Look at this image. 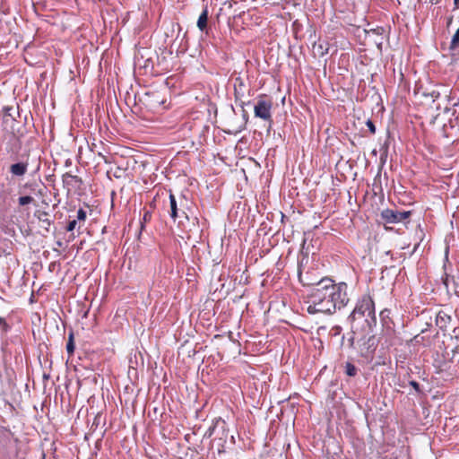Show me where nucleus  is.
<instances>
[{
    "label": "nucleus",
    "mask_w": 459,
    "mask_h": 459,
    "mask_svg": "<svg viewBox=\"0 0 459 459\" xmlns=\"http://www.w3.org/2000/svg\"><path fill=\"white\" fill-rule=\"evenodd\" d=\"M347 289L345 282L335 284L332 279H321L307 297V311L311 315L334 313L347 305Z\"/></svg>",
    "instance_id": "1"
},
{
    "label": "nucleus",
    "mask_w": 459,
    "mask_h": 459,
    "mask_svg": "<svg viewBox=\"0 0 459 459\" xmlns=\"http://www.w3.org/2000/svg\"><path fill=\"white\" fill-rule=\"evenodd\" d=\"M348 320L354 334L351 340L356 338V335L370 331L372 326L376 325L375 304L369 295H364L358 300Z\"/></svg>",
    "instance_id": "2"
},
{
    "label": "nucleus",
    "mask_w": 459,
    "mask_h": 459,
    "mask_svg": "<svg viewBox=\"0 0 459 459\" xmlns=\"http://www.w3.org/2000/svg\"><path fill=\"white\" fill-rule=\"evenodd\" d=\"M273 101L265 95H260L257 98L256 104L254 107V113L256 117L264 121L272 122Z\"/></svg>",
    "instance_id": "3"
},
{
    "label": "nucleus",
    "mask_w": 459,
    "mask_h": 459,
    "mask_svg": "<svg viewBox=\"0 0 459 459\" xmlns=\"http://www.w3.org/2000/svg\"><path fill=\"white\" fill-rule=\"evenodd\" d=\"M411 214V211L400 212L397 210L385 209L381 212V218L386 223H399L408 219Z\"/></svg>",
    "instance_id": "4"
},
{
    "label": "nucleus",
    "mask_w": 459,
    "mask_h": 459,
    "mask_svg": "<svg viewBox=\"0 0 459 459\" xmlns=\"http://www.w3.org/2000/svg\"><path fill=\"white\" fill-rule=\"evenodd\" d=\"M362 334L363 333L357 335L358 338L361 337L359 342H362L359 344V351L361 355L368 359L374 353L376 350V338L374 336H369L367 340H365L362 337Z\"/></svg>",
    "instance_id": "5"
},
{
    "label": "nucleus",
    "mask_w": 459,
    "mask_h": 459,
    "mask_svg": "<svg viewBox=\"0 0 459 459\" xmlns=\"http://www.w3.org/2000/svg\"><path fill=\"white\" fill-rule=\"evenodd\" d=\"M28 166V162H17L10 166L9 171L13 177L22 178L27 173Z\"/></svg>",
    "instance_id": "6"
},
{
    "label": "nucleus",
    "mask_w": 459,
    "mask_h": 459,
    "mask_svg": "<svg viewBox=\"0 0 459 459\" xmlns=\"http://www.w3.org/2000/svg\"><path fill=\"white\" fill-rule=\"evenodd\" d=\"M22 148V143L19 137L14 134L10 138L6 145L7 153L17 154Z\"/></svg>",
    "instance_id": "7"
},
{
    "label": "nucleus",
    "mask_w": 459,
    "mask_h": 459,
    "mask_svg": "<svg viewBox=\"0 0 459 459\" xmlns=\"http://www.w3.org/2000/svg\"><path fill=\"white\" fill-rule=\"evenodd\" d=\"M169 205H170L169 215H170V218L175 221L178 218L180 217V215H179L180 209H178V201L176 199V196L172 194L171 191L169 192Z\"/></svg>",
    "instance_id": "8"
},
{
    "label": "nucleus",
    "mask_w": 459,
    "mask_h": 459,
    "mask_svg": "<svg viewBox=\"0 0 459 459\" xmlns=\"http://www.w3.org/2000/svg\"><path fill=\"white\" fill-rule=\"evenodd\" d=\"M62 181L65 187L67 188L68 191L71 190L72 187H74V183H81L82 180L79 177L72 175L70 173H65L62 176Z\"/></svg>",
    "instance_id": "9"
},
{
    "label": "nucleus",
    "mask_w": 459,
    "mask_h": 459,
    "mask_svg": "<svg viewBox=\"0 0 459 459\" xmlns=\"http://www.w3.org/2000/svg\"><path fill=\"white\" fill-rule=\"evenodd\" d=\"M220 428L222 432L226 431V422L221 418H218L213 420L212 426H211L205 432L204 436L210 437L215 432L216 429Z\"/></svg>",
    "instance_id": "10"
},
{
    "label": "nucleus",
    "mask_w": 459,
    "mask_h": 459,
    "mask_svg": "<svg viewBox=\"0 0 459 459\" xmlns=\"http://www.w3.org/2000/svg\"><path fill=\"white\" fill-rule=\"evenodd\" d=\"M208 21V10L207 8L204 9L202 13L200 14L197 20V27L200 30L204 31L207 27Z\"/></svg>",
    "instance_id": "11"
},
{
    "label": "nucleus",
    "mask_w": 459,
    "mask_h": 459,
    "mask_svg": "<svg viewBox=\"0 0 459 459\" xmlns=\"http://www.w3.org/2000/svg\"><path fill=\"white\" fill-rule=\"evenodd\" d=\"M244 86H245V84H244L243 80L240 77H237L235 79V82H234V93H235L236 99H238L244 95V92H243Z\"/></svg>",
    "instance_id": "12"
},
{
    "label": "nucleus",
    "mask_w": 459,
    "mask_h": 459,
    "mask_svg": "<svg viewBox=\"0 0 459 459\" xmlns=\"http://www.w3.org/2000/svg\"><path fill=\"white\" fill-rule=\"evenodd\" d=\"M74 349H75V346H74V333H70V334L68 336V342L66 343V351L69 356L73 355Z\"/></svg>",
    "instance_id": "13"
},
{
    "label": "nucleus",
    "mask_w": 459,
    "mask_h": 459,
    "mask_svg": "<svg viewBox=\"0 0 459 459\" xmlns=\"http://www.w3.org/2000/svg\"><path fill=\"white\" fill-rule=\"evenodd\" d=\"M459 46V28L452 37L450 49H455Z\"/></svg>",
    "instance_id": "14"
},
{
    "label": "nucleus",
    "mask_w": 459,
    "mask_h": 459,
    "mask_svg": "<svg viewBox=\"0 0 459 459\" xmlns=\"http://www.w3.org/2000/svg\"><path fill=\"white\" fill-rule=\"evenodd\" d=\"M33 202V198L30 195L21 196L18 199V203L20 205L24 206Z\"/></svg>",
    "instance_id": "15"
},
{
    "label": "nucleus",
    "mask_w": 459,
    "mask_h": 459,
    "mask_svg": "<svg viewBox=\"0 0 459 459\" xmlns=\"http://www.w3.org/2000/svg\"><path fill=\"white\" fill-rule=\"evenodd\" d=\"M86 217H87V214H86V212L82 209V208H80L78 211H77V214H76V219L78 222H84L85 220H86Z\"/></svg>",
    "instance_id": "16"
},
{
    "label": "nucleus",
    "mask_w": 459,
    "mask_h": 459,
    "mask_svg": "<svg viewBox=\"0 0 459 459\" xmlns=\"http://www.w3.org/2000/svg\"><path fill=\"white\" fill-rule=\"evenodd\" d=\"M77 223H78L77 220L73 219L72 221H70L68 222V224L66 226V230L69 232L73 231L76 228Z\"/></svg>",
    "instance_id": "17"
},
{
    "label": "nucleus",
    "mask_w": 459,
    "mask_h": 459,
    "mask_svg": "<svg viewBox=\"0 0 459 459\" xmlns=\"http://www.w3.org/2000/svg\"><path fill=\"white\" fill-rule=\"evenodd\" d=\"M366 125L368 127V130L370 131L371 134H375L376 133V126H375L374 123L370 119H368L366 122Z\"/></svg>",
    "instance_id": "18"
},
{
    "label": "nucleus",
    "mask_w": 459,
    "mask_h": 459,
    "mask_svg": "<svg viewBox=\"0 0 459 459\" xmlns=\"http://www.w3.org/2000/svg\"><path fill=\"white\" fill-rule=\"evenodd\" d=\"M355 370H356L355 366L352 363L347 361L346 362V373H354Z\"/></svg>",
    "instance_id": "19"
},
{
    "label": "nucleus",
    "mask_w": 459,
    "mask_h": 459,
    "mask_svg": "<svg viewBox=\"0 0 459 459\" xmlns=\"http://www.w3.org/2000/svg\"><path fill=\"white\" fill-rule=\"evenodd\" d=\"M317 48H318V55L319 56H323L325 54H327L328 49L327 48L323 49V46L321 44L318 45Z\"/></svg>",
    "instance_id": "20"
},
{
    "label": "nucleus",
    "mask_w": 459,
    "mask_h": 459,
    "mask_svg": "<svg viewBox=\"0 0 459 459\" xmlns=\"http://www.w3.org/2000/svg\"><path fill=\"white\" fill-rule=\"evenodd\" d=\"M445 317H446V314H441V313H438L437 316V323L439 324L440 321H445ZM448 319H450V316H447Z\"/></svg>",
    "instance_id": "21"
},
{
    "label": "nucleus",
    "mask_w": 459,
    "mask_h": 459,
    "mask_svg": "<svg viewBox=\"0 0 459 459\" xmlns=\"http://www.w3.org/2000/svg\"><path fill=\"white\" fill-rule=\"evenodd\" d=\"M51 376H52V375H42V377H43V382H44V384H45V385H47L48 381H49V380H51V381H52V383H54V382H55V380H53V379L51 378Z\"/></svg>",
    "instance_id": "22"
},
{
    "label": "nucleus",
    "mask_w": 459,
    "mask_h": 459,
    "mask_svg": "<svg viewBox=\"0 0 459 459\" xmlns=\"http://www.w3.org/2000/svg\"><path fill=\"white\" fill-rule=\"evenodd\" d=\"M429 96L431 98H433V100H435L436 99L439 98L440 96V93L437 91H432L430 93H429Z\"/></svg>",
    "instance_id": "23"
},
{
    "label": "nucleus",
    "mask_w": 459,
    "mask_h": 459,
    "mask_svg": "<svg viewBox=\"0 0 459 459\" xmlns=\"http://www.w3.org/2000/svg\"><path fill=\"white\" fill-rule=\"evenodd\" d=\"M0 325H3L4 331H7L8 325H7L5 320L1 316H0Z\"/></svg>",
    "instance_id": "24"
},
{
    "label": "nucleus",
    "mask_w": 459,
    "mask_h": 459,
    "mask_svg": "<svg viewBox=\"0 0 459 459\" xmlns=\"http://www.w3.org/2000/svg\"><path fill=\"white\" fill-rule=\"evenodd\" d=\"M410 384L415 388L417 392H420V385L416 381H411Z\"/></svg>",
    "instance_id": "25"
},
{
    "label": "nucleus",
    "mask_w": 459,
    "mask_h": 459,
    "mask_svg": "<svg viewBox=\"0 0 459 459\" xmlns=\"http://www.w3.org/2000/svg\"><path fill=\"white\" fill-rule=\"evenodd\" d=\"M151 217H152L151 212H146L144 213V215H143V221H147L151 220Z\"/></svg>",
    "instance_id": "26"
},
{
    "label": "nucleus",
    "mask_w": 459,
    "mask_h": 459,
    "mask_svg": "<svg viewBox=\"0 0 459 459\" xmlns=\"http://www.w3.org/2000/svg\"><path fill=\"white\" fill-rule=\"evenodd\" d=\"M225 452V449H224V445L220 443L219 444V446H218V453L219 454H221V453H224Z\"/></svg>",
    "instance_id": "27"
},
{
    "label": "nucleus",
    "mask_w": 459,
    "mask_h": 459,
    "mask_svg": "<svg viewBox=\"0 0 459 459\" xmlns=\"http://www.w3.org/2000/svg\"><path fill=\"white\" fill-rule=\"evenodd\" d=\"M171 30H174L175 27L178 28V30H180V26L178 23L170 22Z\"/></svg>",
    "instance_id": "28"
},
{
    "label": "nucleus",
    "mask_w": 459,
    "mask_h": 459,
    "mask_svg": "<svg viewBox=\"0 0 459 459\" xmlns=\"http://www.w3.org/2000/svg\"><path fill=\"white\" fill-rule=\"evenodd\" d=\"M299 280H300V281H301V282H303V284H308V285H309V284H313L312 282H305V281H303V279H302V273H301L300 271L299 272Z\"/></svg>",
    "instance_id": "29"
},
{
    "label": "nucleus",
    "mask_w": 459,
    "mask_h": 459,
    "mask_svg": "<svg viewBox=\"0 0 459 459\" xmlns=\"http://www.w3.org/2000/svg\"><path fill=\"white\" fill-rule=\"evenodd\" d=\"M386 313H389V310L384 309L383 311H381L380 316H386Z\"/></svg>",
    "instance_id": "30"
},
{
    "label": "nucleus",
    "mask_w": 459,
    "mask_h": 459,
    "mask_svg": "<svg viewBox=\"0 0 459 459\" xmlns=\"http://www.w3.org/2000/svg\"><path fill=\"white\" fill-rule=\"evenodd\" d=\"M386 313H389V310L384 309L383 311H381L380 316H386Z\"/></svg>",
    "instance_id": "31"
},
{
    "label": "nucleus",
    "mask_w": 459,
    "mask_h": 459,
    "mask_svg": "<svg viewBox=\"0 0 459 459\" xmlns=\"http://www.w3.org/2000/svg\"><path fill=\"white\" fill-rule=\"evenodd\" d=\"M455 5L456 8L459 7V0H454Z\"/></svg>",
    "instance_id": "32"
},
{
    "label": "nucleus",
    "mask_w": 459,
    "mask_h": 459,
    "mask_svg": "<svg viewBox=\"0 0 459 459\" xmlns=\"http://www.w3.org/2000/svg\"><path fill=\"white\" fill-rule=\"evenodd\" d=\"M44 222H47L48 225H50L51 221L48 219L44 220Z\"/></svg>",
    "instance_id": "33"
},
{
    "label": "nucleus",
    "mask_w": 459,
    "mask_h": 459,
    "mask_svg": "<svg viewBox=\"0 0 459 459\" xmlns=\"http://www.w3.org/2000/svg\"><path fill=\"white\" fill-rule=\"evenodd\" d=\"M183 199H185V196L180 197L179 204L182 205Z\"/></svg>",
    "instance_id": "34"
},
{
    "label": "nucleus",
    "mask_w": 459,
    "mask_h": 459,
    "mask_svg": "<svg viewBox=\"0 0 459 459\" xmlns=\"http://www.w3.org/2000/svg\"><path fill=\"white\" fill-rule=\"evenodd\" d=\"M459 105V98H458V101L456 103L454 104L455 107H457Z\"/></svg>",
    "instance_id": "35"
},
{
    "label": "nucleus",
    "mask_w": 459,
    "mask_h": 459,
    "mask_svg": "<svg viewBox=\"0 0 459 459\" xmlns=\"http://www.w3.org/2000/svg\"><path fill=\"white\" fill-rule=\"evenodd\" d=\"M39 219L43 221H44V220H46L45 217H41V216H39Z\"/></svg>",
    "instance_id": "36"
},
{
    "label": "nucleus",
    "mask_w": 459,
    "mask_h": 459,
    "mask_svg": "<svg viewBox=\"0 0 459 459\" xmlns=\"http://www.w3.org/2000/svg\"><path fill=\"white\" fill-rule=\"evenodd\" d=\"M70 164L69 160H66L65 165L68 166Z\"/></svg>",
    "instance_id": "37"
},
{
    "label": "nucleus",
    "mask_w": 459,
    "mask_h": 459,
    "mask_svg": "<svg viewBox=\"0 0 459 459\" xmlns=\"http://www.w3.org/2000/svg\"><path fill=\"white\" fill-rule=\"evenodd\" d=\"M42 215L43 216H48V213L47 212H43Z\"/></svg>",
    "instance_id": "38"
},
{
    "label": "nucleus",
    "mask_w": 459,
    "mask_h": 459,
    "mask_svg": "<svg viewBox=\"0 0 459 459\" xmlns=\"http://www.w3.org/2000/svg\"><path fill=\"white\" fill-rule=\"evenodd\" d=\"M57 245H58L59 247H61V246H62V243H61V242H57Z\"/></svg>",
    "instance_id": "39"
},
{
    "label": "nucleus",
    "mask_w": 459,
    "mask_h": 459,
    "mask_svg": "<svg viewBox=\"0 0 459 459\" xmlns=\"http://www.w3.org/2000/svg\"><path fill=\"white\" fill-rule=\"evenodd\" d=\"M166 377H167V375H164V381L165 382L167 381Z\"/></svg>",
    "instance_id": "40"
}]
</instances>
